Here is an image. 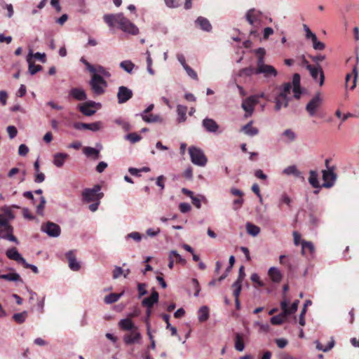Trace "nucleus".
<instances>
[{
    "instance_id": "nucleus-7",
    "label": "nucleus",
    "mask_w": 359,
    "mask_h": 359,
    "mask_svg": "<svg viewBox=\"0 0 359 359\" xmlns=\"http://www.w3.org/2000/svg\"><path fill=\"white\" fill-rule=\"evenodd\" d=\"M41 231L46 233L48 236L56 238L60 235V226L52 222H47L41 225Z\"/></svg>"
},
{
    "instance_id": "nucleus-18",
    "label": "nucleus",
    "mask_w": 359,
    "mask_h": 359,
    "mask_svg": "<svg viewBox=\"0 0 359 359\" xmlns=\"http://www.w3.org/2000/svg\"><path fill=\"white\" fill-rule=\"evenodd\" d=\"M66 258L68 260L69 267L74 271H78L81 269V265L77 262L76 255L74 250H69L65 254Z\"/></svg>"
},
{
    "instance_id": "nucleus-62",
    "label": "nucleus",
    "mask_w": 359,
    "mask_h": 359,
    "mask_svg": "<svg viewBox=\"0 0 359 359\" xmlns=\"http://www.w3.org/2000/svg\"><path fill=\"white\" fill-rule=\"evenodd\" d=\"M313 62L316 63L315 66H320L319 63L325 59V56L323 55H318L315 56H310Z\"/></svg>"
},
{
    "instance_id": "nucleus-19",
    "label": "nucleus",
    "mask_w": 359,
    "mask_h": 359,
    "mask_svg": "<svg viewBox=\"0 0 359 359\" xmlns=\"http://www.w3.org/2000/svg\"><path fill=\"white\" fill-rule=\"evenodd\" d=\"M141 338V334L137 330H133L123 336V341L126 345H131L135 343H140Z\"/></svg>"
},
{
    "instance_id": "nucleus-14",
    "label": "nucleus",
    "mask_w": 359,
    "mask_h": 359,
    "mask_svg": "<svg viewBox=\"0 0 359 359\" xmlns=\"http://www.w3.org/2000/svg\"><path fill=\"white\" fill-rule=\"evenodd\" d=\"M133 93L126 86H121L118 89L117 99L118 104H123L132 98Z\"/></svg>"
},
{
    "instance_id": "nucleus-11",
    "label": "nucleus",
    "mask_w": 359,
    "mask_h": 359,
    "mask_svg": "<svg viewBox=\"0 0 359 359\" xmlns=\"http://www.w3.org/2000/svg\"><path fill=\"white\" fill-rule=\"evenodd\" d=\"M202 126L206 132L213 134H219L222 131L219 130V126L218 123L211 118L205 117L202 121Z\"/></svg>"
},
{
    "instance_id": "nucleus-34",
    "label": "nucleus",
    "mask_w": 359,
    "mask_h": 359,
    "mask_svg": "<svg viewBox=\"0 0 359 359\" xmlns=\"http://www.w3.org/2000/svg\"><path fill=\"white\" fill-rule=\"evenodd\" d=\"M68 155L65 153H57L53 156V163L55 166L60 168L63 165Z\"/></svg>"
},
{
    "instance_id": "nucleus-56",
    "label": "nucleus",
    "mask_w": 359,
    "mask_h": 359,
    "mask_svg": "<svg viewBox=\"0 0 359 359\" xmlns=\"http://www.w3.org/2000/svg\"><path fill=\"white\" fill-rule=\"evenodd\" d=\"M170 255L173 256L174 259H175L176 262L182 264H186L185 259L182 258V256L176 250H171Z\"/></svg>"
},
{
    "instance_id": "nucleus-63",
    "label": "nucleus",
    "mask_w": 359,
    "mask_h": 359,
    "mask_svg": "<svg viewBox=\"0 0 359 359\" xmlns=\"http://www.w3.org/2000/svg\"><path fill=\"white\" fill-rule=\"evenodd\" d=\"M108 164L104 161H100L96 166L95 170L98 173H102L107 168Z\"/></svg>"
},
{
    "instance_id": "nucleus-26",
    "label": "nucleus",
    "mask_w": 359,
    "mask_h": 359,
    "mask_svg": "<svg viewBox=\"0 0 359 359\" xmlns=\"http://www.w3.org/2000/svg\"><path fill=\"white\" fill-rule=\"evenodd\" d=\"M268 274L274 283H279L283 278V276L280 270L274 266H272L269 269Z\"/></svg>"
},
{
    "instance_id": "nucleus-9",
    "label": "nucleus",
    "mask_w": 359,
    "mask_h": 359,
    "mask_svg": "<svg viewBox=\"0 0 359 359\" xmlns=\"http://www.w3.org/2000/svg\"><path fill=\"white\" fill-rule=\"evenodd\" d=\"M262 13L255 8L249 9L245 13V19L248 22L252 25L255 26L256 24H260L262 22Z\"/></svg>"
},
{
    "instance_id": "nucleus-47",
    "label": "nucleus",
    "mask_w": 359,
    "mask_h": 359,
    "mask_svg": "<svg viewBox=\"0 0 359 359\" xmlns=\"http://www.w3.org/2000/svg\"><path fill=\"white\" fill-rule=\"evenodd\" d=\"M314 250V245L311 241H303L302 242V254H304L306 250H309L311 253H313Z\"/></svg>"
},
{
    "instance_id": "nucleus-40",
    "label": "nucleus",
    "mask_w": 359,
    "mask_h": 359,
    "mask_svg": "<svg viewBox=\"0 0 359 359\" xmlns=\"http://www.w3.org/2000/svg\"><path fill=\"white\" fill-rule=\"evenodd\" d=\"M246 230L248 233L252 236H257L260 232V228L250 222L246 224Z\"/></svg>"
},
{
    "instance_id": "nucleus-51",
    "label": "nucleus",
    "mask_w": 359,
    "mask_h": 359,
    "mask_svg": "<svg viewBox=\"0 0 359 359\" xmlns=\"http://www.w3.org/2000/svg\"><path fill=\"white\" fill-rule=\"evenodd\" d=\"M147 285L144 283H137V290H138V298H141L142 296L147 294L148 291L147 290Z\"/></svg>"
},
{
    "instance_id": "nucleus-44",
    "label": "nucleus",
    "mask_w": 359,
    "mask_h": 359,
    "mask_svg": "<svg viewBox=\"0 0 359 359\" xmlns=\"http://www.w3.org/2000/svg\"><path fill=\"white\" fill-rule=\"evenodd\" d=\"M129 239H133L135 242L140 243L142 239V235L140 232L133 231L125 236V240L126 241Z\"/></svg>"
},
{
    "instance_id": "nucleus-54",
    "label": "nucleus",
    "mask_w": 359,
    "mask_h": 359,
    "mask_svg": "<svg viewBox=\"0 0 359 359\" xmlns=\"http://www.w3.org/2000/svg\"><path fill=\"white\" fill-rule=\"evenodd\" d=\"M115 123L117 125L121 126L122 127V128L126 131H128L131 129L130 124L128 122H126L121 118L116 119Z\"/></svg>"
},
{
    "instance_id": "nucleus-3",
    "label": "nucleus",
    "mask_w": 359,
    "mask_h": 359,
    "mask_svg": "<svg viewBox=\"0 0 359 359\" xmlns=\"http://www.w3.org/2000/svg\"><path fill=\"white\" fill-rule=\"evenodd\" d=\"M89 85L93 93L97 96L104 94L107 87V81L101 75L96 73L92 75Z\"/></svg>"
},
{
    "instance_id": "nucleus-16",
    "label": "nucleus",
    "mask_w": 359,
    "mask_h": 359,
    "mask_svg": "<svg viewBox=\"0 0 359 359\" xmlns=\"http://www.w3.org/2000/svg\"><path fill=\"white\" fill-rule=\"evenodd\" d=\"M70 98H73L77 101H85L87 100L86 91L81 88H72L68 93Z\"/></svg>"
},
{
    "instance_id": "nucleus-57",
    "label": "nucleus",
    "mask_w": 359,
    "mask_h": 359,
    "mask_svg": "<svg viewBox=\"0 0 359 359\" xmlns=\"http://www.w3.org/2000/svg\"><path fill=\"white\" fill-rule=\"evenodd\" d=\"M284 107V100H283L282 97H280L278 95H276L275 97V110L278 111L281 109V108Z\"/></svg>"
},
{
    "instance_id": "nucleus-33",
    "label": "nucleus",
    "mask_w": 359,
    "mask_h": 359,
    "mask_svg": "<svg viewBox=\"0 0 359 359\" xmlns=\"http://www.w3.org/2000/svg\"><path fill=\"white\" fill-rule=\"evenodd\" d=\"M187 107L186 106L178 104L177 107V122L182 123L187 120Z\"/></svg>"
},
{
    "instance_id": "nucleus-38",
    "label": "nucleus",
    "mask_w": 359,
    "mask_h": 359,
    "mask_svg": "<svg viewBox=\"0 0 359 359\" xmlns=\"http://www.w3.org/2000/svg\"><path fill=\"white\" fill-rule=\"evenodd\" d=\"M309 182L313 188H319L320 183L318 181V174L316 170H310L309 172Z\"/></svg>"
},
{
    "instance_id": "nucleus-24",
    "label": "nucleus",
    "mask_w": 359,
    "mask_h": 359,
    "mask_svg": "<svg viewBox=\"0 0 359 359\" xmlns=\"http://www.w3.org/2000/svg\"><path fill=\"white\" fill-rule=\"evenodd\" d=\"M32 51L30 50L29 53L28 54V55L27 57V61L28 66H29L28 71L31 75H34L38 72L41 71L43 67L41 65H34L33 63V62L32 61Z\"/></svg>"
},
{
    "instance_id": "nucleus-58",
    "label": "nucleus",
    "mask_w": 359,
    "mask_h": 359,
    "mask_svg": "<svg viewBox=\"0 0 359 359\" xmlns=\"http://www.w3.org/2000/svg\"><path fill=\"white\" fill-rule=\"evenodd\" d=\"M201 198L205 199V197L202 195H200L199 196H194L192 198H191L192 203L194 205V206L196 208H201Z\"/></svg>"
},
{
    "instance_id": "nucleus-48",
    "label": "nucleus",
    "mask_w": 359,
    "mask_h": 359,
    "mask_svg": "<svg viewBox=\"0 0 359 359\" xmlns=\"http://www.w3.org/2000/svg\"><path fill=\"white\" fill-rule=\"evenodd\" d=\"M229 266L226 269V274L222 275L218 278L219 281H222L224 279H225L226 277L228 276L229 273L230 272V271L231 270V269H232V267H233V264L235 263V257H234L233 255L230 256L229 259Z\"/></svg>"
},
{
    "instance_id": "nucleus-5",
    "label": "nucleus",
    "mask_w": 359,
    "mask_h": 359,
    "mask_svg": "<svg viewBox=\"0 0 359 359\" xmlns=\"http://www.w3.org/2000/svg\"><path fill=\"white\" fill-rule=\"evenodd\" d=\"M335 166H332V168H329V170H323V180L324 181L323 184V187L325 188H331L334 186L337 175L335 173Z\"/></svg>"
},
{
    "instance_id": "nucleus-8",
    "label": "nucleus",
    "mask_w": 359,
    "mask_h": 359,
    "mask_svg": "<svg viewBox=\"0 0 359 359\" xmlns=\"http://www.w3.org/2000/svg\"><path fill=\"white\" fill-rule=\"evenodd\" d=\"M311 76L315 81H318L319 85L322 86L325 82V74L320 66L308 65Z\"/></svg>"
},
{
    "instance_id": "nucleus-61",
    "label": "nucleus",
    "mask_w": 359,
    "mask_h": 359,
    "mask_svg": "<svg viewBox=\"0 0 359 359\" xmlns=\"http://www.w3.org/2000/svg\"><path fill=\"white\" fill-rule=\"evenodd\" d=\"M270 321L271 324L274 325H280L283 323V320L281 319V316L279 315L271 317Z\"/></svg>"
},
{
    "instance_id": "nucleus-31",
    "label": "nucleus",
    "mask_w": 359,
    "mask_h": 359,
    "mask_svg": "<svg viewBox=\"0 0 359 359\" xmlns=\"http://www.w3.org/2000/svg\"><path fill=\"white\" fill-rule=\"evenodd\" d=\"M312 304V302L310 299H307L305 301L304 304V306L301 311V313L299 316V323L301 326H304L306 324L305 321V315L306 313L307 307Z\"/></svg>"
},
{
    "instance_id": "nucleus-55",
    "label": "nucleus",
    "mask_w": 359,
    "mask_h": 359,
    "mask_svg": "<svg viewBox=\"0 0 359 359\" xmlns=\"http://www.w3.org/2000/svg\"><path fill=\"white\" fill-rule=\"evenodd\" d=\"M80 62H82L86 66V69L88 72H90V73H93V74H95V72H96L95 68L90 62H88L83 57H81Z\"/></svg>"
},
{
    "instance_id": "nucleus-22",
    "label": "nucleus",
    "mask_w": 359,
    "mask_h": 359,
    "mask_svg": "<svg viewBox=\"0 0 359 359\" xmlns=\"http://www.w3.org/2000/svg\"><path fill=\"white\" fill-rule=\"evenodd\" d=\"M283 173L285 175H292L297 178H299L302 180H304L303 173L297 169L295 165H290L283 169Z\"/></svg>"
},
{
    "instance_id": "nucleus-12",
    "label": "nucleus",
    "mask_w": 359,
    "mask_h": 359,
    "mask_svg": "<svg viewBox=\"0 0 359 359\" xmlns=\"http://www.w3.org/2000/svg\"><path fill=\"white\" fill-rule=\"evenodd\" d=\"M259 101L257 100V96H250L243 101L241 107L246 113V117L252 114L255 105Z\"/></svg>"
},
{
    "instance_id": "nucleus-50",
    "label": "nucleus",
    "mask_w": 359,
    "mask_h": 359,
    "mask_svg": "<svg viewBox=\"0 0 359 359\" xmlns=\"http://www.w3.org/2000/svg\"><path fill=\"white\" fill-rule=\"evenodd\" d=\"M313 43V48L316 50H323L325 48V45L324 43L318 40L317 36H315L311 39Z\"/></svg>"
},
{
    "instance_id": "nucleus-23",
    "label": "nucleus",
    "mask_w": 359,
    "mask_h": 359,
    "mask_svg": "<svg viewBox=\"0 0 359 359\" xmlns=\"http://www.w3.org/2000/svg\"><path fill=\"white\" fill-rule=\"evenodd\" d=\"M195 24L204 32H210L212 31V25L206 18L202 16L198 17L195 20Z\"/></svg>"
},
{
    "instance_id": "nucleus-41",
    "label": "nucleus",
    "mask_w": 359,
    "mask_h": 359,
    "mask_svg": "<svg viewBox=\"0 0 359 359\" xmlns=\"http://www.w3.org/2000/svg\"><path fill=\"white\" fill-rule=\"evenodd\" d=\"M28 316V312L24 311L21 313H14L13 316V319L18 324H22L25 322Z\"/></svg>"
},
{
    "instance_id": "nucleus-37",
    "label": "nucleus",
    "mask_w": 359,
    "mask_h": 359,
    "mask_svg": "<svg viewBox=\"0 0 359 359\" xmlns=\"http://www.w3.org/2000/svg\"><path fill=\"white\" fill-rule=\"evenodd\" d=\"M235 348L238 351H243L245 348V344L243 341V334L241 333H236L235 334Z\"/></svg>"
},
{
    "instance_id": "nucleus-49",
    "label": "nucleus",
    "mask_w": 359,
    "mask_h": 359,
    "mask_svg": "<svg viewBox=\"0 0 359 359\" xmlns=\"http://www.w3.org/2000/svg\"><path fill=\"white\" fill-rule=\"evenodd\" d=\"M292 200L286 194H283L278 201V208H281L283 204H285L288 207L291 206Z\"/></svg>"
},
{
    "instance_id": "nucleus-21",
    "label": "nucleus",
    "mask_w": 359,
    "mask_h": 359,
    "mask_svg": "<svg viewBox=\"0 0 359 359\" xmlns=\"http://www.w3.org/2000/svg\"><path fill=\"white\" fill-rule=\"evenodd\" d=\"M297 134L290 128L285 130L280 135V140L285 144H290L297 140Z\"/></svg>"
},
{
    "instance_id": "nucleus-28",
    "label": "nucleus",
    "mask_w": 359,
    "mask_h": 359,
    "mask_svg": "<svg viewBox=\"0 0 359 359\" xmlns=\"http://www.w3.org/2000/svg\"><path fill=\"white\" fill-rule=\"evenodd\" d=\"M252 121H251L241 128V131L250 137L255 136L259 133V130L257 128L252 127Z\"/></svg>"
},
{
    "instance_id": "nucleus-30",
    "label": "nucleus",
    "mask_w": 359,
    "mask_h": 359,
    "mask_svg": "<svg viewBox=\"0 0 359 359\" xmlns=\"http://www.w3.org/2000/svg\"><path fill=\"white\" fill-rule=\"evenodd\" d=\"M144 121L147 123H161L163 118L158 114H148L140 116Z\"/></svg>"
},
{
    "instance_id": "nucleus-46",
    "label": "nucleus",
    "mask_w": 359,
    "mask_h": 359,
    "mask_svg": "<svg viewBox=\"0 0 359 359\" xmlns=\"http://www.w3.org/2000/svg\"><path fill=\"white\" fill-rule=\"evenodd\" d=\"M79 111L85 116H91L96 112L95 109L87 107L86 106L81 104L78 106Z\"/></svg>"
},
{
    "instance_id": "nucleus-2",
    "label": "nucleus",
    "mask_w": 359,
    "mask_h": 359,
    "mask_svg": "<svg viewBox=\"0 0 359 359\" xmlns=\"http://www.w3.org/2000/svg\"><path fill=\"white\" fill-rule=\"evenodd\" d=\"M100 191L101 186L100 184H95L93 188L84 189L81 193L83 201L88 203L100 201L104 196V194Z\"/></svg>"
},
{
    "instance_id": "nucleus-4",
    "label": "nucleus",
    "mask_w": 359,
    "mask_h": 359,
    "mask_svg": "<svg viewBox=\"0 0 359 359\" xmlns=\"http://www.w3.org/2000/svg\"><path fill=\"white\" fill-rule=\"evenodd\" d=\"M191 162L198 166H205L208 159L203 150L198 147L191 146L189 148Z\"/></svg>"
},
{
    "instance_id": "nucleus-42",
    "label": "nucleus",
    "mask_w": 359,
    "mask_h": 359,
    "mask_svg": "<svg viewBox=\"0 0 359 359\" xmlns=\"http://www.w3.org/2000/svg\"><path fill=\"white\" fill-rule=\"evenodd\" d=\"M0 229L4 231H11L12 226L9 224L7 219L4 215H0Z\"/></svg>"
},
{
    "instance_id": "nucleus-43",
    "label": "nucleus",
    "mask_w": 359,
    "mask_h": 359,
    "mask_svg": "<svg viewBox=\"0 0 359 359\" xmlns=\"http://www.w3.org/2000/svg\"><path fill=\"white\" fill-rule=\"evenodd\" d=\"M120 67L128 74H131L135 65L130 60H123L120 63Z\"/></svg>"
},
{
    "instance_id": "nucleus-10",
    "label": "nucleus",
    "mask_w": 359,
    "mask_h": 359,
    "mask_svg": "<svg viewBox=\"0 0 359 359\" xmlns=\"http://www.w3.org/2000/svg\"><path fill=\"white\" fill-rule=\"evenodd\" d=\"M323 102V100L320 97V94L318 93L316 94L308 102V104L306 106V110L309 114L311 116H313L317 109L320 106L321 103Z\"/></svg>"
},
{
    "instance_id": "nucleus-20",
    "label": "nucleus",
    "mask_w": 359,
    "mask_h": 359,
    "mask_svg": "<svg viewBox=\"0 0 359 359\" xmlns=\"http://www.w3.org/2000/svg\"><path fill=\"white\" fill-rule=\"evenodd\" d=\"M158 293L153 288L151 295L143 299L142 305L147 309L152 308L158 302Z\"/></svg>"
},
{
    "instance_id": "nucleus-32",
    "label": "nucleus",
    "mask_w": 359,
    "mask_h": 359,
    "mask_svg": "<svg viewBox=\"0 0 359 359\" xmlns=\"http://www.w3.org/2000/svg\"><path fill=\"white\" fill-rule=\"evenodd\" d=\"M13 227L12 226V231H4L3 230L0 229V238L3 239L8 240L9 241H12L15 243V244H19V241L18 238L13 234Z\"/></svg>"
},
{
    "instance_id": "nucleus-36",
    "label": "nucleus",
    "mask_w": 359,
    "mask_h": 359,
    "mask_svg": "<svg viewBox=\"0 0 359 359\" xmlns=\"http://www.w3.org/2000/svg\"><path fill=\"white\" fill-rule=\"evenodd\" d=\"M0 279H4L8 281L13 282H22V279L21 278L19 273L17 272H13L7 274H1L0 275Z\"/></svg>"
},
{
    "instance_id": "nucleus-1",
    "label": "nucleus",
    "mask_w": 359,
    "mask_h": 359,
    "mask_svg": "<svg viewBox=\"0 0 359 359\" xmlns=\"http://www.w3.org/2000/svg\"><path fill=\"white\" fill-rule=\"evenodd\" d=\"M103 20L110 27H114L116 24L118 25V28L123 32L131 35H137L139 33L138 27L126 18L122 13L106 14L104 15Z\"/></svg>"
},
{
    "instance_id": "nucleus-39",
    "label": "nucleus",
    "mask_w": 359,
    "mask_h": 359,
    "mask_svg": "<svg viewBox=\"0 0 359 359\" xmlns=\"http://www.w3.org/2000/svg\"><path fill=\"white\" fill-rule=\"evenodd\" d=\"M123 294V292H121L120 294L110 293L109 294L104 297V302L106 304H113L114 302H116Z\"/></svg>"
},
{
    "instance_id": "nucleus-6",
    "label": "nucleus",
    "mask_w": 359,
    "mask_h": 359,
    "mask_svg": "<svg viewBox=\"0 0 359 359\" xmlns=\"http://www.w3.org/2000/svg\"><path fill=\"white\" fill-rule=\"evenodd\" d=\"M254 74L257 75L262 74L264 78L269 81L277 76L278 72L272 65H266L261 68H256Z\"/></svg>"
},
{
    "instance_id": "nucleus-59",
    "label": "nucleus",
    "mask_w": 359,
    "mask_h": 359,
    "mask_svg": "<svg viewBox=\"0 0 359 359\" xmlns=\"http://www.w3.org/2000/svg\"><path fill=\"white\" fill-rule=\"evenodd\" d=\"M6 130L11 139L15 137L18 134V130L14 126H8Z\"/></svg>"
},
{
    "instance_id": "nucleus-29",
    "label": "nucleus",
    "mask_w": 359,
    "mask_h": 359,
    "mask_svg": "<svg viewBox=\"0 0 359 359\" xmlns=\"http://www.w3.org/2000/svg\"><path fill=\"white\" fill-rule=\"evenodd\" d=\"M357 78H358V70H357V67H354L353 68V75L351 74H347L346 76L345 80H346V87L348 86L350 80L351 79H353L352 84L350 86V89L353 90L356 86Z\"/></svg>"
},
{
    "instance_id": "nucleus-53",
    "label": "nucleus",
    "mask_w": 359,
    "mask_h": 359,
    "mask_svg": "<svg viewBox=\"0 0 359 359\" xmlns=\"http://www.w3.org/2000/svg\"><path fill=\"white\" fill-rule=\"evenodd\" d=\"M184 69L187 72V75L191 79L197 81L198 79L196 72L188 65L184 67Z\"/></svg>"
},
{
    "instance_id": "nucleus-52",
    "label": "nucleus",
    "mask_w": 359,
    "mask_h": 359,
    "mask_svg": "<svg viewBox=\"0 0 359 359\" xmlns=\"http://www.w3.org/2000/svg\"><path fill=\"white\" fill-rule=\"evenodd\" d=\"M46 201L43 196H41L40 203L36 206V213L39 215H43V210L46 205Z\"/></svg>"
},
{
    "instance_id": "nucleus-25",
    "label": "nucleus",
    "mask_w": 359,
    "mask_h": 359,
    "mask_svg": "<svg viewBox=\"0 0 359 359\" xmlns=\"http://www.w3.org/2000/svg\"><path fill=\"white\" fill-rule=\"evenodd\" d=\"M118 325L123 330H137V327L129 318L121 319L118 323Z\"/></svg>"
},
{
    "instance_id": "nucleus-13",
    "label": "nucleus",
    "mask_w": 359,
    "mask_h": 359,
    "mask_svg": "<svg viewBox=\"0 0 359 359\" xmlns=\"http://www.w3.org/2000/svg\"><path fill=\"white\" fill-rule=\"evenodd\" d=\"M102 125V123L100 121H96L90 123L76 122L74 123L73 126L75 129L79 130H89L93 132H96L101 129Z\"/></svg>"
},
{
    "instance_id": "nucleus-60",
    "label": "nucleus",
    "mask_w": 359,
    "mask_h": 359,
    "mask_svg": "<svg viewBox=\"0 0 359 359\" xmlns=\"http://www.w3.org/2000/svg\"><path fill=\"white\" fill-rule=\"evenodd\" d=\"M191 208V207L190 204H189L187 203H181L179 205V209H180V212L182 213L188 212L189 211H190Z\"/></svg>"
},
{
    "instance_id": "nucleus-45",
    "label": "nucleus",
    "mask_w": 359,
    "mask_h": 359,
    "mask_svg": "<svg viewBox=\"0 0 359 359\" xmlns=\"http://www.w3.org/2000/svg\"><path fill=\"white\" fill-rule=\"evenodd\" d=\"M142 138V136L136 133H128L125 136V140H128L132 144L140 142Z\"/></svg>"
},
{
    "instance_id": "nucleus-15",
    "label": "nucleus",
    "mask_w": 359,
    "mask_h": 359,
    "mask_svg": "<svg viewBox=\"0 0 359 359\" xmlns=\"http://www.w3.org/2000/svg\"><path fill=\"white\" fill-rule=\"evenodd\" d=\"M291 89L292 85L289 82L284 83L283 86L280 87V93L277 95L282 97L283 100H284V107H288L290 100L289 95L290 94Z\"/></svg>"
},
{
    "instance_id": "nucleus-35",
    "label": "nucleus",
    "mask_w": 359,
    "mask_h": 359,
    "mask_svg": "<svg viewBox=\"0 0 359 359\" xmlns=\"http://www.w3.org/2000/svg\"><path fill=\"white\" fill-rule=\"evenodd\" d=\"M210 316L209 309L207 306H201L198 312V320L201 323L208 320Z\"/></svg>"
},
{
    "instance_id": "nucleus-27",
    "label": "nucleus",
    "mask_w": 359,
    "mask_h": 359,
    "mask_svg": "<svg viewBox=\"0 0 359 359\" xmlns=\"http://www.w3.org/2000/svg\"><path fill=\"white\" fill-rule=\"evenodd\" d=\"M100 149H97L91 147H85L83 149V154L87 157H92L94 160H97L100 157Z\"/></svg>"
},
{
    "instance_id": "nucleus-64",
    "label": "nucleus",
    "mask_w": 359,
    "mask_h": 359,
    "mask_svg": "<svg viewBox=\"0 0 359 359\" xmlns=\"http://www.w3.org/2000/svg\"><path fill=\"white\" fill-rule=\"evenodd\" d=\"M29 152V148L25 144H22L19 146L18 154L22 156H25Z\"/></svg>"
},
{
    "instance_id": "nucleus-17",
    "label": "nucleus",
    "mask_w": 359,
    "mask_h": 359,
    "mask_svg": "<svg viewBox=\"0 0 359 359\" xmlns=\"http://www.w3.org/2000/svg\"><path fill=\"white\" fill-rule=\"evenodd\" d=\"M6 257L11 260L15 261L19 264H23L25 261V259L22 256V255L18 252L15 247H13L8 248L6 251Z\"/></svg>"
}]
</instances>
